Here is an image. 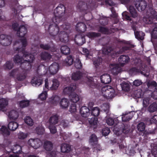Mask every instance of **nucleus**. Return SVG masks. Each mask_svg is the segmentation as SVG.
<instances>
[{"mask_svg": "<svg viewBox=\"0 0 157 157\" xmlns=\"http://www.w3.org/2000/svg\"><path fill=\"white\" fill-rule=\"evenodd\" d=\"M65 11V8L63 5H60L57 6L54 12V14L55 17L52 18V21L54 23V24H52L49 27V29L51 28H55L54 32H53V35L55 36L58 32L59 29L57 27V24L60 21V18L63 16Z\"/></svg>", "mask_w": 157, "mask_h": 157, "instance_id": "nucleus-1", "label": "nucleus"}, {"mask_svg": "<svg viewBox=\"0 0 157 157\" xmlns=\"http://www.w3.org/2000/svg\"><path fill=\"white\" fill-rule=\"evenodd\" d=\"M14 50L19 52L22 50L23 54V58L21 57L18 55L15 56L13 58V60L14 62L17 63H22L25 61L29 63H32L34 59V55L30 54L28 55L27 52L24 50H22L20 48H14Z\"/></svg>", "mask_w": 157, "mask_h": 157, "instance_id": "nucleus-2", "label": "nucleus"}, {"mask_svg": "<svg viewBox=\"0 0 157 157\" xmlns=\"http://www.w3.org/2000/svg\"><path fill=\"white\" fill-rule=\"evenodd\" d=\"M59 64L56 62L52 63L48 68L42 66L41 68L43 69L44 71L42 76L45 75L47 77H50L51 75L56 73L59 70Z\"/></svg>", "mask_w": 157, "mask_h": 157, "instance_id": "nucleus-3", "label": "nucleus"}, {"mask_svg": "<svg viewBox=\"0 0 157 157\" xmlns=\"http://www.w3.org/2000/svg\"><path fill=\"white\" fill-rule=\"evenodd\" d=\"M13 28L14 30L17 31V36L23 37L21 39V42L23 47H25L27 45V43L25 36L27 33V29L24 26H21L20 27H17V24L15 23L13 25Z\"/></svg>", "mask_w": 157, "mask_h": 157, "instance_id": "nucleus-4", "label": "nucleus"}, {"mask_svg": "<svg viewBox=\"0 0 157 157\" xmlns=\"http://www.w3.org/2000/svg\"><path fill=\"white\" fill-rule=\"evenodd\" d=\"M79 109L80 113L83 117H87L90 114V111H91V115L94 117L98 116L100 113V109Z\"/></svg>", "mask_w": 157, "mask_h": 157, "instance_id": "nucleus-5", "label": "nucleus"}, {"mask_svg": "<svg viewBox=\"0 0 157 157\" xmlns=\"http://www.w3.org/2000/svg\"><path fill=\"white\" fill-rule=\"evenodd\" d=\"M23 109H17V110L13 109L10 111L8 110L7 109H0L1 111H3L8 116L10 119L15 120L18 118L19 116V112H21Z\"/></svg>", "mask_w": 157, "mask_h": 157, "instance_id": "nucleus-6", "label": "nucleus"}, {"mask_svg": "<svg viewBox=\"0 0 157 157\" xmlns=\"http://www.w3.org/2000/svg\"><path fill=\"white\" fill-rule=\"evenodd\" d=\"M155 11L152 8H150L147 10L145 16L144 17L143 21L144 22L148 24L152 23L154 19Z\"/></svg>", "mask_w": 157, "mask_h": 157, "instance_id": "nucleus-7", "label": "nucleus"}, {"mask_svg": "<svg viewBox=\"0 0 157 157\" xmlns=\"http://www.w3.org/2000/svg\"><path fill=\"white\" fill-rule=\"evenodd\" d=\"M114 90L110 86H105L102 87L101 89V94L105 98H111L114 95Z\"/></svg>", "mask_w": 157, "mask_h": 157, "instance_id": "nucleus-8", "label": "nucleus"}, {"mask_svg": "<svg viewBox=\"0 0 157 157\" xmlns=\"http://www.w3.org/2000/svg\"><path fill=\"white\" fill-rule=\"evenodd\" d=\"M17 75V78L19 81L25 79L26 77V74L24 71H22L21 69L14 70L10 73V75L13 76Z\"/></svg>", "mask_w": 157, "mask_h": 157, "instance_id": "nucleus-9", "label": "nucleus"}, {"mask_svg": "<svg viewBox=\"0 0 157 157\" xmlns=\"http://www.w3.org/2000/svg\"><path fill=\"white\" fill-rule=\"evenodd\" d=\"M12 41V38L10 36H7L4 34L0 36V43L4 46L10 45Z\"/></svg>", "mask_w": 157, "mask_h": 157, "instance_id": "nucleus-10", "label": "nucleus"}, {"mask_svg": "<svg viewBox=\"0 0 157 157\" xmlns=\"http://www.w3.org/2000/svg\"><path fill=\"white\" fill-rule=\"evenodd\" d=\"M121 127L120 128V130H117L116 133V135H119L120 132H122L124 134H128L130 130V125L128 123L125 124H121Z\"/></svg>", "mask_w": 157, "mask_h": 157, "instance_id": "nucleus-11", "label": "nucleus"}, {"mask_svg": "<svg viewBox=\"0 0 157 157\" xmlns=\"http://www.w3.org/2000/svg\"><path fill=\"white\" fill-rule=\"evenodd\" d=\"M58 38L62 42H66L68 40V35L64 31H61L60 33L57 34L55 38L56 40H57Z\"/></svg>", "mask_w": 157, "mask_h": 157, "instance_id": "nucleus-12", "label": "nucleus"}, {"mask_svg": "<svg viewBox=\"0 0 157 157\" xmlns=\"http://www.w3.org/2000/svg\"><path fill=\"white\" fill-rule=\"evenodd\" d=\"M28 144L34 149H37L40 146V141L38 139H30L28 140Z\"/></svg>", "mask_w": 157, "mask_h": 157, "instance_id": "nucleus-13", "label": "nucleus"}, {"mask_svg": "<svg viewBox=\"0 0 157 157\" xmlns=\"http://www.w3.org/2000/svg\"><path fill=\"white\" fill-rule=\"evenodd\" d=\"M136 7L139 11L145 10L147 6V3L144 0H138L135 4Z\"/></svg>", "mask_w": 157, "mask_h": 157, "instance_id": "nucleus-14", "label": "nucleus"}, {"mask_svg": "<svg viewBox=\"0 0 157 157\" xmlns=\"http://www.w3.org/2000/svg\"><path fill=\"white\" fill-rule=\"evenodd\" d=\"M103 53L105 54H110V55L112 56H115V55H117L120 53H122L121 52H117L114 51L113 50L112 48L111 47H106L103 48L102 51Z\"/></svg>", "mask_w": 157, "mask_h": 157, "instance_id": "nucleus-15", "label": "nucleus"}, {"mask_svg": "<svg viewBox=\"0 0 157 157\" xmlns=\"http://www.w3.org/2000/svg\"><path fill=\"white\" fill-rule=\"evenodd\" d=\"M70 98L71 101L73 103L70 106L71 108L76 107L75 103L79 101V98L78 96L76 94H73L70 95Z\"/></svg>", "mask_w": 157, "mask_h": 157, "instance_id": "nucleus-16", "label": "nucleus"}, {"mask_svg": "<svg viewBox=\"0 0 157 157\" xmlns=\"http://www.w3.org/2000/svg\"><path fill=\"white\" fill-rule=\"evenodd\" d=\"M42 83V79L40 77H35L31 81V83L33 86H38L41 85Z\"/></svg>", "mask_w": 157, "mask_h": 157, "instance_id": "nucleus-17", "label": "nucleus"}, {"mask_svg": "<svg viewBox=\"0 0 157 157\" xmlns=\"http://www.w3.org/2000/svg\"><path fill=\"white\" fill-rule=\"evenodd\" d=\"M101 82L105 84L109 83L111 82V79L110 75L107 74H105L101 76Z\"/></svg>", "mask_w": 157, "mask_h": 157, "instance_id": "nucleus-18", "label": "nucleus"}, {"mask_svg": "<svg viewBox=\"0 0 157 157\" xmlns=\"http://www.w3.org/2000/svg\"><path fill=\"white\" fill-rule=\"evenodd\" d=\"M75 42L79 45H81L85 42L84 37L80 34L76 35L75 38Z\"/></svg>", "mask_w": 157, "mask_h": 157, "instance_id": "nucleus-19", "label": "nucleus"}, {"mask_svg": "<svg viewBox=\"0 0 157 157\" xmlns=\"http://www.w3.org/2000/svg\"><path fill=\"white\" fill-rule=\"evenodd\" d=\"M129 60V58L128 56L122 55L118 59L119 63L121 66H123L124 64L128 63Z\"/></svg>", "mask_w": 157, "mask_h": 157, "instance_id": "nucleus-20", "label": "nucleus"}, {"mask_svg": "<svg viewBox=\"0 0 157 157\" xmlns=\"http://www.w3.org/2000/svg\"><path fill=\"white\" fill-rule=\"evenodd\" d=\"M76 88L75 85H71L70 86L65 88L63 91V93L65 94H70L74 91Z\"/></svg>", "mask_w": 157, "mask_h": 157, "instance_id": "nucleus-21", "label": "nucleus"}, {"mask_svg": "<svg viewBox=\"0 0 157 157\" xmlns=\"http://www.w3.org/2000/svg\"><path fill=\"white\" fill-rule=\"evenodd\" d=\"M59 116L56 114L51 116L49 120V124L55 125L58 122Z\"/></svg>", "mask_w": 157, "mask_h": 157, "instance_id": "nucleus-22", "label": "nucleus"}, {"mask_svg": "<svg viewBox=\"0 0 157 157\" xmlns=\"http://www.w3.org/2000/svg\"><path fill=\"white\" fill-rule=\"evenodd\" d=\"M61 151L63 153H68L71 150V147L68 144H63L61 146Z\"/></svg>", "mask_w": 157, "mask_h": 157, "instance_id": "nucleus-23", "label": "nucleus"}, {"mask_svg": "<svg viewBox=\"0 0 157 157\" xmlns=\"http://www.w3.org/2000/svg\"><path fill=\"white\" fill-rule=\"evenodd\" d=\"M86 25L83 23L77 24L76 26V29L79 32H84L86 30Z\"/></svg>", "mask_w": 157, "mask_h": 157, "instance_id": "nucleus-24", "label": "nucleus"}, {"mask_svg": "<svg viewBox=\"0 0 157 157\" xmlns=\"http://www.w3.org/2000/svg\"><path fill=\"white\" fill-rule=\"evenodd\" d=\"M53 144L50 141H47L44 143V147L47 151H51L53 148Z\"/></svg>", "mask_w": 157, "mask_h": 157, "instance_id": "nucleus-25", "label": "nucleus"}, {"mask_svg": "<svg viewBox=\"0 0 157 157\" xmlns=\"http://www.w3.org/2000/svg\"><path fill=\"white\" fill-rule=\"evenodd\" d=\"M111 68V72L114 75L118 74L121 71V68L117 64L112 66L111 65L110 67Z\"/></svg>", "mask_w": 157, "mask_h": 157, "instance_id": "nucleus-26", "label": "nucleus"}, {"mask_svg": "<svg viewBox=\"0 0 157 157\" xmlns=\"http://www.w3.org/2000/svg\"><path fill=\"white\" fill-rule=\"evenodd\" d=\"M18 124L15 121H12L9 123L8 127L9 129L11 131H14L18 128Z\"/></svg>", "mask_w": 157, "mask_h": 157, "instance_id": "nucleus-27", "label": "nucleus"}, {"mask_svg": "<svg viewBox=\"0 0 157 157\" xmlns=\"http://www.w3.org/2000/svg\"><path fill=\"white\" fill-rule=\"evenodd\" d=\"M122 89L124 91H128L130 89V83L128 82H123L121 84Z\"/></svg>", "mask_w": 157, "mask_h": 157, "instance_id": "nucleus-28", "label": "nucleus"}, {"mask_svg": "<svg viewBox=\"0 0 157 157\" xmlns=\"http://www.w3.org/2000/svg\"><path fill=\"white\" fill-rule=\"evenodd\" d=\"M12 150L13 153L19 154L22 152V147L20 145L16 144L13 146Z\"/></svg>", "mask_w": 157, "mask_h": 157, "instance_id": "nucleus-29", "label": "nucleus"}, {"mask_svg": "<svg viewBox=\"0 0 157 157\" xmlns=\"http://www.w3.org/2000/svg\"><path fill=\"white\" fill-rule=\"evenodd\" d=\"M59 85L58 81L56 79H53L52 81V84L50 88L51 90H55L57 89Z\"/></svg>", "mask_w": 157, "mask_h": 157, "instance_id": "nucleus-30", "label": "nucleus"}, {"mask_svg": "<svg viewBox=\"0 0 157 157\" xmlns=\"http://www.w3.org/2000/svg\"><path fill=\"white\" fill-rule=\"evenodd\" d=\"M145 128V124L143 122H141L140 123L137 125V128L138 131L140 132H141L142 134H143L142 136H144V133L143 132H144Z\"/></svg>", "mask_w": 157, "mask_h": 157, "instance_id": "nucleus-31", "label": "nucleus"}, {"mask_svg": "<svg viewBox=\"0 0 157 157\" xmlns=\"http://www.w3.org/2000/svg\"><path fill=\"white\" fill-rule=\"evenodd\" d=\"M69 101L66 98H62L60 103L61 107L63 108H67L69 106Z\"/></svg>", "mask_w": 157, "mask_h": 157, "instance_id": "nucleus-32", "label": "nucleus"}, {"mask_svg": "<svg viewBox=\"0 0 157 157\" xmlns=\"http://www.w3.org/2000/svg\"><path fill=\"white\" fill-rule=\"evenodd\" d=\"M74 59L71 56L67 57L64 61V63L66 65H71L73 63Z\"/></svg>", "mask_w": 157, "mask_h": 157, "instance_id": "nucleus-33", "label": "nucleus"}, {"mask_svg": "<svg viewBox=\"0 0 157 157\" xmlns=\"http://www.w3.org/2000/svg\"><path fill=\"white\" fill-rule=\"evenodd\" d=\"M41 59L43 60H48L51 58L50 55L46 52H43L41 54Z\"/></svg>", "mask_w": 157, "mask_h": 157, "instance_id": "nucleus-34", "label": "nucleus"}, {"mask_svg": "<svg viewBox=\"0 0 157 157\" xmlns=\"http://www.w3.org/2000/svg\"><path fill=\"white\" fill-rule=\"evenodd\" d=\"M0 131L1 133L4 135H9L10 133V132L7 129L6 127L5 126H2L0 129Z\"/></svg>", "mask_w": 157, "mask_h": 157, "instance_id": "nucleus-35", "label": "nucleus"}, {"mask_svg": "<svg viewBox=\"0 0 157 157\" xmlns=\"http://www.w3.org/2000/svg\"><path fill=\"white\" fill-rule=\"evenodd\" d=\"M25 122L29 126H32L33 124V120L29 116H26L24 119Z\"/></svg>", "mask_w": 157, "mask_h": 157, "instance_id": "nucleus-36", "label": "nucleus"}, {"mask_svg": "<svg viewBox=\"0 0 157 157\" xmlns=\"http://www.w3.org/2000/svg\"><path fill=\"white\" fill-rule=\"evenodd\" d=\"M129 11L133 17H136L138 15L135 9L132 6H130L129 9Z\"/></svg>", "mask_w": 157, "mask_h": 157, "instance_id": "nucleus-37", "label": "nucleus"}, {"mask_svg": "<svg viewBox=\"0 0 157 157\" xmlns=\"http://www.w3.org/2000/svg\"><path fill=\"white\" fill-rule=\"evenodd\" d=\"M134 33L136 38L138 40H143L144 39V35L142 32L134 31Z\"/></svg>", "mask_w": 157, "mask_h": 157, "instance_id": "nucleus-38", "label": "nucleus"}, {"mask_svg": "<svg viewBox=\"0 0 157 157\" xmlns=\"http://www.w3.org/2000/svg\"><path fill=\"white\" fill-rule=\"evenodd\" d=\"M61 51L63 53L67 54L70 53V49L67 46H63L61 48Z\"/></svg>", "mask_w": 157, "mask_h": 157, "instance_id": "nucleus-39", "label": "nucleus"}, {"mask_svg": "<svg viewBox=\"0 0 157 157\" xmlns=\"http://www.w3.org/2000/svg\"><path fill=\"white\" fill-rule=\"evenodd\" d=\"M75 66L77 69H80L82 67V64L78 57H77L75 60Z\"/></svg>", "mask_w": 157, "mask_h": 157, "instance_id": "nucleus-40", "label": "nucleus"}, {"mask_svg": "<svg viewBox=\"0 0 157 157\" xmlns=\"http://www.w3.org/2000/svg\"><path fill=\"white\" fill-rule=\"evenodd\" d=\"M132 116H131L129 114H123L122 115V120L123 122L129 121L132 118Z\"/></svg>", "mask_w": 157, "mask_h": 157, "instance_id": "nucleus-41", "label": "nucleus"}, {"mask_svg": "<svg viewBox=\"0 0 157 157\" xmlns=\"http://www.w3.org/2000/svg\"><path fill=\"white\" fill-rule=\"evenodd\" d=\"M88 121L90 124L91 125H95L97 124L98 118L93 117L88 119Z\"/></svg>", "mask_w": 157, "mask_h": 157, "instance_id": "nucleus-42", "label": "nucleus"}, {"mask_svg": "<svg viewBox=\"0 0 157 157\" xmlns=\"http://www.w3.org/2000/svg\"><path fill=\"white\" fill-rule=\"evenodd\" d=\"M29 105V100H24L21 101L19 105L21 107H27Z\"/></svg>", "mask_w": 157, "mask_h": 157, "instance_id": "nucleus-43", "label": "nucleus"}, {"mask_svg": "<svg viewBox=\"0 0 157 157\" xmlns=\"http://www.w3.org/2000/svg\"><path fill=\"white\" fill-rule=\"evenodd\" d=\"M8 104V101L6 99L3 98L0 99V108L5 107Z\"/></svg>", "mask_w": 157, "mask_h": 157, "instance_id": "nucleus-44", "label": "nucleus"}, {"mask_svg": "<svg viewBox=\"0 0 157 157\" xmlns=\"http://www.w3.org/2000/svg\"><path fill=\"white\" fill-rule=\"evenodd\" d=\"M81 76V73L79 72L74 73L72 76V79L74 80H77L80 78Z\"/></svg>", "mask_w": 157, "mask_h": 157, "instance_id": "nucleus-45", "label": "nucleus"}, {"mask_svg": "<svg viewBox=\"0 0 157 157\" xmlns=\"http://www.w3.org/2000/svg\"><path fill=\"white\" fill-rule=\"evenodd\" d=\"M36 131L38 135L43 134L44 132V128L42 126H38L36 128Z\"/></svg>", "mask_w": 157, "mask_h": 157, "instance_id": "nucleus-46", "label": "nucleus"}, {"mask_svg": "<svg viewBox=\"0 0 157 157\" xmlns=\"http://www.w3.org/2000/svg\"><path fill=\"white\" fill-rule=\"evenodd\" d=\"M135 97L137 98H140L143 95V92L140 89L135 91L134 92Z\"/></svg>", "mask_w": 157, "mask_h": 157, "instance_id": "nucleus-47", "label": "nucleus"}, {"mask_svg": "<svg viewBox=\"0 0 157 157\" xmlns=\"http://www.w3.org/2000/svg\"><path fill=\"white\" fill-rule=\"evenodd\" d=\"M49 128L50 129V132L53 134H54L56 133L57 129L55 125L49 124Z\"/></svg>", "mask_w": 157, "mask_h": 157, "instance_id": "nucleus-48", "label": "nucleus"}, {"mask_svg": "<svg viewBox=\"0 0 157 157\" xmlns=\"http://www.w3.org/2000/svg\"><path fill=\"white\" fill-rule=\"evenodd\" d=\"M47 96V94L46 91H43L39 96V98L42 100H45Z\"/></svg>", "mask_w": 157, "mask_h": 157, "instance_id": "nucleus-49", "label": "nucleus"}, {"mask_svg": "<svg viewBox=\"0 0 157 157\" xmlns=\"http://www.w3.org/2000/svg\"><path fill=\"white\" fill-rule=\"evenodd\" d=\"M28 136L27 133L20 132L18 134V138L20 139L23 140L26 138Z\"/></svg>", "mask_w": 157, "mask_h": 157, "instance_id": "nucleus-50", "label": "nucleus"}, {"mask_svg": "<svg viewBox=\"0 0 157 157\" xmlns=\"http://www.w3.org/2000/svg\"><path fill=\"white\" fill-rule=\"evenodd\" d=\"M102 61V59L101 58L98 57L95 60H94L93 63L96 67L99 65Z\"/></svg>", "mask_w": 157, "mask_h": 157, "instance_id": "nucleus-51", "label": "nucleus"}, {"mask_svg": "<svg viewBox=\"0 0 157 157\" xmlns=\"http://www.w3.org/2000/svg\"><path fill=\"white\" fill-rule=\"evenodd\" d=\"M110 130L108 128H105L102 130V134L104 136H107L110 132Z\"/></svg>", "mask_w": 157, "mask_h": 157, "instance_id": "nucleus-52", "label": "nucleus"}, {"mask_svg": "<svg viewBox=\"0 0 157 157\" xmlns=\"http://www.w3.org/2000/svg\"><path fill=\"white\" fill-rule=\"evenodd\" d=\"M99 36V34H97L94 32L89 33L87 34V36L90 38H93L95 37Z\"/></svg>", "mask_w": 157, "mask_h": 157, "instance_id": "nucleus-53", "label": "nucleus"}, {"mask_svg": "<svg viewBox=\"0 0 157 157\" xmlns=\"http://www.w3.org/2000/svg\"><path fill=\"white\" fill-rule=\"evenodd\" d=\"M97 138L96 135L94 134H92L90 138V142L93 143L97 142Z\"/></svg>", "mask_w": 157, "mask_h": 157, "instance_id": "nucleus-54", "label": "nucleus"}, {"mask_svg": "<svg viewBox=\"0 0 157 157\" xmlns=\"http://www.w3.org/2000/svg\"><path fill=\"white\" fill-rule=\"evenodd\" d=\"M106 122L108 125L111 126L113 124L114 121L113 118L109 117L106 120Z\"/></svg>", "mask_w": 157, "mask_h": 157, "instance_id": "nucleus-55", "label": "nucleus"}, {"mask_svg": "<svg viewBox=\"0 0 157 157\" xmlns=\"http://www.w3.org/2000/svg\"><path fill=\"white\" fill-rule=\"evenodd\" d=\"M122 15L123 18L127 20L130 21L131 20V17L128 16L127 12H124L122 13Z\"/></svg>", "mask_w": 157, "mask_h": 157, "instance_id": "nucleus-56", "label": "nucleus"}, {"mask_svg": "<svg viewBox=\"0 0 157 157\" xmlns=\"http://www.w3.org/2000/svg\"><path fill=\"white\" fill-rule=\"evenodd\" d=\"M142 82L140 80L136 79L133 82V85L136 86H140Z\"/></svg>", "mask_w": 157, "mask_h": 157, "instance_id": "nucleus-57", "label": "nucleus"}, {"mask_svg": "<svg viewBox=\"0 0 157 157\" xmlns=\"http://www.w3.org/2000/svg\"><path fill=\"white\" fill-rule=\"evenodd\" d=\"M141 71H142L141 70H139L138 69H137L135 68H133L129 70V73L131 74H135L136 72Z\"/></svg>", "mask_w": 157, "mask_h": 157, "instance_id": "nucleus-58", "label": "nucleus"}, {"mask_svg": "<svg viewBox=\"0 0 157 157\" xmlns=\"http://www.w3.org/2000/svg\"><path fill=\"white\" fill-rule=\"evenodd\" d=\"M151 36L154 38H157V27L154 29L151 34Z\"/></svg>", "mask_w": 157, "mask_h": 157, "instance_id": "nucleus-59", "label": "nucleus"}, {"mask_svg": "<svg viewBox=\"0 0 157 157\" xmlns=\"http://www.w3.org/2000/svg\"><path fill=\"white\" fill-rule=\"evenodd\" d=\"M149 103V99L148 98H145L143 99V105L144 107H146Z\"/></svg>", "mask_w": 157, "mask_h": 157, "instance_id": "nucleus-60", "label": "nucleus"}, {"mask_svg": "<svg viewBox=\"0 0 157 157\" xmlns=\"http://www.w3.org/2000/svg\"><path fill=\"white\" fill-rule=\"evenodd\" d=\"M152 122L155 123L157 122V115H154L150 120V124H151Z\"/></svg>", "mask_w": 157, "mask_h": 157, "instance_id": "nucleus-61", "label": "nucleus"}, {"mask_svg": "<svg viewBox=\"0 0 157 157\" xmlns=\"http://www.w3.org/2000/svg\"><path fill=\"white\" fill-rule=\"evenodd\" d=\"M6 68L10 69H11L13 67L12 64L10 62H7L5 65Z\"/></svg>", "mask_w": 157, "mask_h": 157, "instance_id": "nucleus-62", "label": "nucleus"}, {"mask_svg": "<svg viewBox=\"0 0 157 157\" xmlns=\"http://www.w3.org/2000/svg\"><path fill=\"white\" fill-rule=\"evenodd\" d=\"M147 86L149 87L151 86H153L155 87L156 86V83L155 81H149L147 84Z\"/></svg>", "mask_w": 157, "mask_h": 157, "instance_id": "nucleus-63", "label": "nucleus"}, {"mask_svg": "<svg viewBox=\"0 0 157 157\" xmlns=\"http://www.w3.org/2000/svg\"><path fill=\"white\" fill-rule=\"evenodd\" d=\"M82 51L84 54L86 55L87 57L90 54V52L86 48H82Z\"/></svg>", "mask_w": 157, "mask_h": 157, "instance_id": "nucleus-64", "label": "nucleus"}]
</instances>
